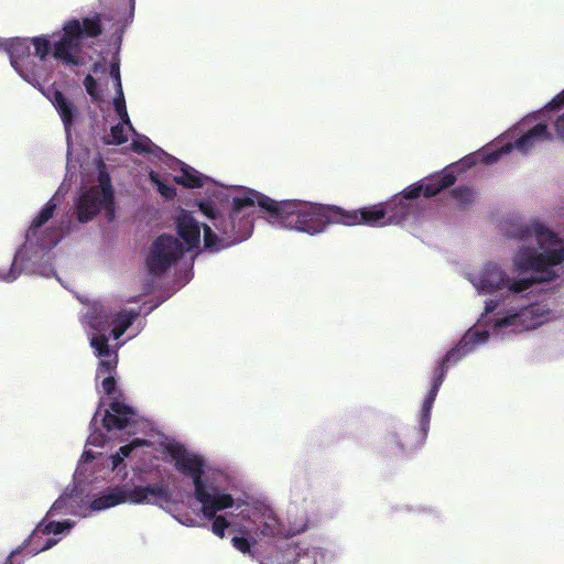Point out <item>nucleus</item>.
Wrapping results in <instances>:
<instances>
[{
  "mask_svg": "<svg viewBox=\"0 0 564 564\" xmlns=\"http://www.w3.org/2000/svg\"><path fill=\"white\" fill-rule=\"evenodd\" d=\"M258 205L271 224L288 229L316 235L325 230L329 224H339V207L300 199L276 202L264 194L249 189L232 199V208L223 214L210 199L200 200L197 205L209 224L203 225L204 248L209 252H218L247 240L253 231V210Z\"/></svg>",
  "mask_w": 564,
  "mask_h": 564,
  "instance_id": "obj_1",
  "label": "nucleus"
},
{
  "mask_svg": "<svg viewBox=\"0 0 564 564\" xmlns=\"http://www.w3.org/2000/svg\"><path fill=\"white\" fill-rule=\"evenodd\" d=\"M534 237L541 252L534 247L522 246L513 258L514 270L521 273L533 272L531 278L510 280L496 263H487L478 279L477 288L491 293L507 288L513 293L529 290L535 283L550 282L556 278L553 267L564 261V246L557 235L541 223L519 228L518 238L525 240Z\"/></svg>",
  "mask_w": 564,
  "mask_h": 564,
  "instance_id": "obj_2",
  "label": "nucleus"
},
{
  "mask_svg": "<svg viewBox=\"0 0 564 564\" xmlns=\"http://www.w3.org/2000/svg\"><path fill=\"white\" fill-rule=\"evenodd\" d=\"M488 337L489 333L487 330L479 332L469 329L442 358L434 370L431 389L422 404L420 426L417 429H404L402 432L393 434L391 437V442L398 445L400 449L412 451L425 442L430 429L432 408L448 368L456 365L468 355L476 345L485 343Z\"/></svg>",
  "mask_w": 564,
  "mask_h": 564,
  "instance_id": "obj_3",
  "label": "nucleus"
},
{
  "mask_svg": "<svg viewBox=\"0 0 564 564\" xmlns=\"http://www.w3.org/2000/svg\"><path fill=\"white\" fill-rule=\"evenodd\" d=\"M169 455L175 460V468L192 478L195 487V498L202 503L204 517H214L216 512L231 508L235 500L230 494L221 492L217 487H207L203 480L204 460L187 453L183 445L167 447Z\"/></svg>",
  "mask_w": 564,
  "mask_h": 564,
  "instance_id": "obj_4",
  "label": "nucleus"
},
{
  "mask_svg": "<svg viewBox=\"0 0 564 564\" xmlns=\"http://www.w3.org/2000/svg\"><path fill=\"white\" fill-rule=\"evenodd\" d=\"M172 499V491L164 484L134 486L128 485L108 488L100 497L91 501L93 510H104L123 502L130 503H167Z\"/></svg>",
  "mask_w": 564,
  "mask_h": 564,
  "instance_id": "obj_5",
  "label": "nucleus"
},
{
  "mask_svg": "<svg viewBox=\"0 0 564 564\" xmlns=\"http://www.w3.org/2000/svg\"><path fill=\"white\" fill-rule=\"evenodd\" d=\"M184 254L182 242L171 235H160L152 243L145 260L149 274L161 276Z\"/></svg>",
  "mask_w": 564,
  "mask_h": 564,
  "instance_id": "obj_6",
  "label": "nucleus"
},
{
  "mask_svg": "<svg viewBox=\"0 0 564 564\" xmlns=\"http://www.w3.org/2000/svg\"><path fill=\"white\" fill-rule=\"evenodd\" d=\"M63 35L53 45V57L65 66L79 67L84 64L80 53V21L67 20L63 25Z\"/></svg>",
  "mask_w": 564,
  "mask_h": 564,
  "instance_id": "obj_7",
  "label": "nucleus"
},
{
  "mask_svg": "<svg viewBox=\"0 0 564 564\" xmlns=\"http://www.w3.org/2000/svg\"><path fill=\"white\" fill-rule=\"evenodd\" d=\"M72 527H73V523L69 522V521H64V522L50 521V522H46V520L43 519L42 521H40L37 523L35 529L32 531V533L29 535V538L23 542V544L19 549L15 550V551H18L15 553V555L19 554L21 552V550H26L32 555H36L40 552L50 550L55 544H57L58 540L55 539V538H46V539H44V536L45 535H50L51 533L59 534L65 529H69Z\"/></svg>",
  "mask_w": 564,
  "mask_h": 564,
  "instance_id": "obj_8",
  "label": "nucleus"
},
{
  "mask_svg": "<svg viewBox=\"0 0 564 564\" xmlns=\"http://www.w3.org/2000/svg\"><path fill=\"white\" fill-rule=\"evenodd\" d=\"M251 518V527L243 533L251 534L257 539L259 544H263V550L270 549V544H274L278 540L275 536L281 533L279 520L272 509L263 507L253 510Z\"/></svg>",
  "mask_w": 564,
  "mask_h": 564,
  "instance_id": "obj_9",
  "label": "nucleus"
},
{
  "mask_svg": "<svg viewBox=\"0 0 564 564\" xmlns=\"http://www.w3.org/2000/svg\"><path fill=\"white\" fill-rule=\"evenodd\" d=\"M339 224L341 225L355 226L364 224L375 226L380 221L383 225L391 224L389 218L393 213H395V208L393 207L392 202H389L386 205L377 204L355 210H346L339 207Z\"/></svg>",
  "mask_w": 564,
  "mask_h": 564,
  "instance_id": "obj_10",
  "label": "nucleus"
},
{
  "mask_svg": "<svg viewBox=\"0 0 564 564\" xmlns=\"http://www.w3.org/2000/svg\"><path fill=\"white\" fill-rule=\"evenodd\" d=\"M100 209H106L107 213L113 216V200L108 202L100 194L97 188H89L84 192L77 202V218L80 223L91 220Z\"/></svg>",
  "mask_w": 564,
  "mask_h": 564,
  "instance_id": "obj_11",
  "label": "nucleus"
},
{
  "mask_svg": "<svg viewBox=\"0 0 564 564\" xmlns=\"http://www.w3.org/2000/svg\"><path fill=\"white\" fill-rule=\"evenodd\" d=\"M297 546L289 540L279 539L264 554L259 555L260 564H294L297 560Z\"/></svg>",
  "mask_w": 564,
  "mask_h": 564,
  "instance_id": "obj_12",
  "label": "nucleus"
},
{
  "mask_svg": "<svg viewBox=\"0 0 564 564\" xmlns=\"http://www.w3.org/2000/svg\"><path fill=\"white\" fill-rule=\"evenodd\" d=\"M46 97L55 107L65 131L69 134L74 120L78 115V109L61 90L54 87L48 89Z\"/></svg>",
  "mask_w": 564,
  "mask_h": 564,
  "instance_id": "obj_13",
  "label": "nucleus"
},
{
  "mask_svg": "<svg viewBox=\"0 0 564 564\" xmlns=\"http://www.w3.org/2000/svg\"><path fill=\"white\" fill-rule=\"evenodd\" d=\"M176 231L188 249H194L200 242V225L191 212L182 210L176 218Z\"/></svg>",
  "mask_w": 564,
  "mask_h": 564,
  "instance_id": "obj_14",
  "label": "nucleus"
},
{
  "mask_svg": "<svg viewBox=\"0 0 564 564\" xmlns=\"http://www.w3.org/2000/svg\"><path fill=\"white\" fill-rule=\"evenodd\" d=\"M110 411H106L102 425L107 431L123 430L129 425L131 416L134 415L133 409L120 401H112L109 404Z\"/></svg>",
  "mask_w": 564,
  "mask_h": 564,
  "instance_id": "obj_15",
  "label": "nucleus"
},
{
  "mask_svg": "<svg viewBox=\"0 0 564 564\" xmlns=\"http://www.w3.org/2000/svg\"><path fill=\"white\" fill-rule=\"evenodd\" d=\"M424 195V186L423 184H414L409 186L403 191L402 197H395L392 202L393 207L395 208V213H393L389 221L390 223H401L404 220L412 210V207L405 200L419 198L421 195Z\"/></svg>",
  "mask_w": 564,
  "mask_h": 564,
  "instance_id": "obj_16",
  "label": "nucleus"
},
{
  "mask_svg": "<svg viewBox=\"0 0 564 564\" xmlns=\"http://www.w3.org/2000/svg\"><path fill=\"white\" fill-rule=\"evenodd\" d=\"M6 51L9 54L12 67L23 75L22 65L31 55L30 41L15 37L6 43Z\"/></svg>",
  "mask_w": 564,
  "mask_h": 564,
  "instance_id": "obj_17",
  "label": "nucleus"
},
{
  "mask_svg": "<svg viewBox=\"0 0 564 564\" xmlns=\"http://www.w3.org/2000/svg\"><path fill=\"white\" fill-rule=\"evenodd\" d=\"M551 138L552 135L547 130V126L545 123H538L518 138L512 147L521 152H528L536 142L541 140H549Z\"/></svg>",
  "mask_w": 564,
  "mask_h": 564,
  "instance_id": "obj_18",
  "label": "nucleus"
},
{
  "mask_svg": "<svg viewBox=\"0 0 564 564\" xmlns=\"http://www.w3.org/2000/svg\"><path fill=\"white\" fill-rule=\"evenodd\" d=\"M177 164L182 174L174 177L176 184L183 185L186 188H199L204 185L205 176L198 171L182 161H177Z\"/></svg>",
  "mask_w": 564,
  "mask_h": 564,
  "instance_id": "obj_19",
  "label": "nucleus"
},
{
  "mask_svg": "<svg viewBox=\"0 0 564 564\" xmlns=\"http://www.w3.org/2000/svg\"><path fill=\"white\" fill-rule=\"evenodd\" d=\"M455 182L456 176L451 172L437 175L433 178H429L425 183H423L424 197H433L441 193L443 189L454 185Z\"/></svg>",
  "mask_w": 564,
  "mask_h": 564,
  "instance_id": "obj_20",
  "label": "nucleus"
},
{
  "mask_svg": "<svg viewBox=\"0 0 564 564\" xmlns=\"http://www.w3.org/2000/svg\"><path fill=\"white\" fill-rule=\"evenodd\" d=\"M249 538L246 536H234L231 539V543L235 549L240 551L243 554H250L259 561V555L264 554L265 550H263V544H259L256 538L251 534H248Z\"/></svg>",
  "mask_w": 564,
  "mask_h": 564,
  "instance_id": "obj_21",
  "label": "nucleus"
},
{
  "mask_svg": "<svg viewBox=\"0 0 564 564\" xmlns=\"http://www.w3.org/2000/svg\"><path fill=\"white\" fill-rule=\"evenodd\" d=\"M137 316L138 313L132 311H122L116 314L115 316H111V323L113 324L111 334L113 338L119 339L126 333V330L132 325Z\"/></svg>",
  "mask_w": 564,
  "mask_h": 564,
  "instance_id": "obj_22",
  "label": "nucleus"
},
{
  "mask_svg": "<svg viewBox=\"0 0 564 564\" xmlns=\"http://www.w3.org/2000/svg\"><path fill=\"white\" fill-rule=\"evenodd\" d=\"M88 323L97 332H106L111 325V315L104 307L94 306L88 313Z\"/></svg>",
  "mask_w": 564,
  "mask_h": 564,
  "instance_id": "obj_23",
  "label": "nucleus"
},
{
  "mask_svg": "<svg viewBox=\"0 0 564 564\" xmlns=\"http://www.w3.org/2000/svg\"><path fill=\"white\" fill-rule=\"evenodd\" d=\"M55 209L56 204L53 199H50L41 213L32 220L28 229L26 237L30 238L36 236L37 230L53 217Z\"/></svg>",
  "mask_w": 564,
  "mask_h": 564,
  "instance_id": "obj_24",
  "label": "nucleus"
},
{
  "mask_svg": "<svg viewBox=\"0 0 564 564\" xmlns=\"http://www.w3.org/2000/svg\"><path fill=\"white\" fill-rule=\"evenodd\" d=\"M102 30L101 15L99 13L84 18L80 23V41L83 37H97L102 33Z\"/></svg>",
  "mask_w": 564,
  "mask_h": 564,
  "instance_id": "obj_25",
  "label": "nucleus"
},
{
  "mask_svg": "<svg viewBox=\"0 0 564 564\" xmlns=\"http://www.w3.org/2000/svg\"><path fill=\"white\" fill-rule=\"evenodd\" d=\"M124 122H119L111 127L110 134L104 138L106 144L120 145L127 142L128 135L124 132Z\"/></svg>",
  "mask_w": 564,
  "mask_h": 564,
  "instance_id": "obj_26",
  "label": "nucleus"
},
{
  "mask_svg": "<svg viewBox=\"0 0 564 564\" xmlns=\"http://www.w3.org/2000/svg\"><path fill=\"white\" fill-rule=\"evenodd\" d=\"M34 46L35 55L41 59L45 61L48 56L52 45L48 36L41 35V36H34L30 40Z\"/></svg>",
  "mask_w": 564,
  "mask_h": 564,
  "instance_id": "obj_27",
  "label": "nucleus"
},
{
  "mask_svg": "<svg viewBox=\"0 0 564 564\" xmlns=\"http://www.w3.org/2000/svg\"><path fill=\"white\" fill-rule=\"evenodd\" d=\"M451 196L459 206L463 207L470 205L474 199V193L467 186H457L453 188L451 191Z\"/></svg>",
  "mask_w": 564,
  "mask_h": 564,
  "instance_id": "obj_28",
  "label": "nucleus"
},
{
  "mask_svg": "<svg viewBox=\"0 0 564 564\" xmlns=\"http://www.w3.org/2000/svg\"><path fill=\"white\" fill-rule=\"evenodd\" d=\"M113 107L117 112V115L120 117L121 121L127 123L131 130H133V127L131 124V121L129 119V115L126 107V100L123 96L122 88H117V96L113 99Z\"/></svg>",
  "mask_w": 564,
  "mask_h": 564,
  "instance_id": "obj_29",
  "label": "nucleus"
},
{
  "mask_svg": "<svg viewBox=\"0 0 564 564\" xmlns=\"http://www.w3.org/2000/svg\"><path fill=\"white\" fill-rule=\"evenodd\" d=\"M90 346L95 349L98 357H110L109 339L105 334L93 336Z\"/></svg>",
  "mask_w": 564,
  "mask_h": 564,
  "instance_id": "obj_30",
  "label": "nucleus"
},
{
  "mask_svg": "<svg viewBox=\"0 0 564 564\" xmlns=\"http://www.w3.org/2000/svg\"><path fill=\"white\" fill-rule=\"evenodd\" d=\"M102 359L98 364L97 376L100 375H113L116 372L118 357L117 354L111 355L110 357H101Z\"/></svg>",
  "mask_w": 564,
  "mask_h": 564,
  "instance_id": "obj_31",
  "label": "nucleus"
},
{
  "mask_svg": "<svg viewBox=\"0 0 564 564\" xmlns=\"http://www.w3.org/2000/svg\"><path fill=\"white\" fill-rule=\"evenodd\" d=\"M208 520H213L212 523V532L218 538L223 539L225 536V531L229 528L230 522L226 519L225 516H217V512L214 517H205Z\"/></svg>",
  "mask_w": 564,
  "mask_h": 564,
  "instance_id": "obj_32",
  "label": "nucleus"
},
{
  "mask_svg": "<svg viewBox=\"0 0 564 564\" xmlns=\"http://www.w3.org/2000/svg\"><path fill=\"white\" fill-rule=\"evenodd\" d=\"M91 188H97L100 194H104V197L108 199V202L113 200V188L107 173H100L99 185L91 186Z\"/></svg>",
  "mask_w": 564,
  "mask_h": 564,
  "instance_id": "obj_33",
  "label": "nucleus"
},
{
  "mask_svg": "<svg viewBox=\"0 0 564 564\" xmlns=\"http://www.w3.org/2000/svg\"><path fill=\"white\" fill-rule=\"evenodd\" d=\"M521 317H532L531 326L535 327L538 325H541L543 323L544 314L542 312V308L539 305H531L527 308H524L520 315Z\"/></svg>",
  "mask_w": 564,
  "mask_h": 564,
  "instance_id": "obj_34",
  "label": "nucleus"
},
{
  "mask_svg": "<svg viewBox=\"0 0 564 564\" xmlns=\"http://www.w3.org/2000/svg\"><path fill=\"white\" fill-rule=\"evenodd\" d=\"M150 178L153 183H155L158 185V191L162 196H164L165 198H169V199L174 198V196L176 195V189L173 186L163 184L159 180V175L154 172L150 173Z\"/></svg>",
  "mask_w": 564,
  "mask_h": 564,
  "instance_id": "obj_35",
  "label": "nucleus"
},
{
  "mask_svg": "<svg viewBox=\"0 0 564 564\" xmlns=\"http://www.w3.org/2000/svg\"><path fill=\"white\" fill-rule=\"evenodd\" d=\"M512 149V144H507L499 150L489 152L482 156V162L487 165L496 163L502 154H507Z\"/></svg>",
  "mask_w": 564,
  "mask_h": 564,
  "instance_id": "obj_36",
  "label": "nucleus"
},
{
  "mask_svg": "<svg viewBox=\"0 0 564 564\" xmlns=\"http://www.w3.org/2000/svg\"><path fill=\"white\" fill-rule=\"evenodd\" d=\"M84 86L86 88L87 94L91 97L93 100L97 101L100 98V93L98 90V85L96 79L91 75H87L84 79Z\"/></svg>",
  "mask_w": 564,
  "mask_h": 564,
  "instance_id": "obj_37",
  "label": "nucleus"
},
{
  "mask_svg": "<svg viewBox=\"0 0 564 564\" xmlns=\"http://www.w3.org/2000/svg\"><path fill=\"white\" fill-rule=\"evenodd\" d=\"M152 142L149 138L144 137L142 140H134L131 144L132 150L139 154L151 152Z\"/></svg>",
  "mask_w": 564,
  "mask_h": 564,
  "instance_id": "obj_38",
  "label": "nucleus"
},
{
  "mask_svg": "<svg viewBox=\"0 0 564 564\" xmlns=\"http://www.w3.org/2000/svg\"><path fill=\"white\" fill-rule=\"evenodd\" d=\"M143 444H145V441L135 438L131 443L120 446L116 453L126 458L131 454L134 447L142 446Z\"/></svg>",
  "mask_w": 564,
  "mask_h": 564,
  "instance_id": "obj_39",
  "label": "nucleus"
},
{
  "mask_svg": "<svg viewBox=\"0 0 564 564\" xmlns=\"http://www.w3.org/2000/svg\"><path fill=\"white\" fill-rule=\"evenodd\" d=\"M116 384H117V382H116L113 375H109V376L105 377L101 382L102 389H104L105 393L108 395H110L115 392Z\"/></svg>",
  "mask_w": 564,
  "mask_h": 564,
  "instance_id": "obj_40",
  "label": "nucleus"
},
{
  "mask_svg": "<svg viewBox=\"0 0 564 564\" xmlns=\"http://www.w3.org/2000/svg\"><path fill=\"white\" fill-rule=\"evenodd\" d=\"M110 75H111V77H113V79L116 82V89L117 88H122L121 78H120V69H119V63L118 62L111 63V65H110Z\"/></svg>",
  "mask_w": 564,
  "mask_h": 564,
  "instance_id": "obj_41",
  "label": "nucleus"
},
{
  "mask_svg": "<svg viewBox=\"0 0 564 564\" xmlns=\"http://www.w3.org/2000/svg\"><path fill=\"white\" fill-rule=\"evenodd\" d=\"M554 128L557 138L564 141V112L555 120Z\"/></svg>",
  "mask_w": 564,
  "mask_h": 564,
  "instance_id": "obj_42",
  "label": "nucleus"
},
{
  "mask_svg": "<svg viewBox=\"0 0 564 564\" xmlns=\"http://www.w3.org/2000/svg\"><path fill=\"white\" fill-rule=\"evenodd\" d=\"M549 107L551 109L564 107V89L549 102Z\"/></svg>",
  "mask_w": 564,
  "mask_h": 564,
  "instance_id": "obj_43",
  "label": "nucleus"
},
{
  "mask_svg": "<svg viewBox=\"0 0 564 564\" xmlns=\"http://www.w3.org/2000/svg\"><path fill=\"white\" fill-rule=\"evenodd\" d=\"M15 265H17V261L14 259L12 264H11L10 271L4 275V280L7 282H12V281H14L20 275V271L17 270Z\"/></svg>",
  "mask_w": 564,
  "mask_h": 564,
  "instance_id": "obj_44",
  "label": "nucleus"
},
{
  "mask_svg": "<svg viewBox=\"0 0 564 564\" xmlns=\"http://www.w3.org/2000/svg\"><path fill=\"white\" fill-rule=\"evenodd\" d=\"M64 506V501L63 499H57L53 506L51 507V509L48 510L46 517H50V516H55Z\"/></svg>",
  "mask_w": 564,
  "mask_h": 564,
  "instance_id": "obj_45",
  "label": "nucleus"
},
{
  "mask_svg": "<svg viewBox=\"0 0 564 564\" xmlns=\"http://www.w3.org/2000/svg\"><path fill=\"white\" fill-rule=\"evenodd\" d=\"M499 305V302L496 300H488L485 305V312L491 313L494 312Z\"/></svg>",
  "mask_w": 564,
  "mask_h": 564,
  "instance_id": "obj_46",
  "label": "nucleus"
},
{
  "mask_svg": "<svg viewBox=\"0 0 564 564\" xmlns=\"http://www.w3.org/2000/svg\"><path fill=\"white\" fill-rule=\"evenodd\" d=\"M124 460L119 454L115 453L111 455L112 468L116 469Z\"/></svg>",
  "mask_w": 564,
  "mask_h": 564,
  "instance_id": "obj_47",
  "label": "nucleus"
},
{
  "mask_svg": "<svg viewBox=\"0 0 564 564\" xmlns=\"http://www.w3.org/2000/svg\"><path fill=\"white\" fill-rule=\"evenodd\" d=\"M516 316H512V317H505V318H501L500 321L497 322V325L502 327V326H509L512 323V319H514Z\"/></svg>",
  "mask_w": 564,
  "mask_h": 564,
  "instance_id": "obj_48",
  "label": "nucleus"
},
{
  "mask_svg": "<svg viewBox=\"0 0 564 564\" xmlns=\"http://www.w3.org/2000/svg\"><path fill=\"white\" fill-rule=\"evenodd\" d=\"M17 552H18V551H13V552L10 554V556L7 558V561H6V563H4V564H13L12 558L15 556V553H17Z\"/></svg>",
  "mask_w": 564,
  "mask_h": 564,
  "instance_id": "obj_49",
  "label": "nucleus"
}]
</instances>
